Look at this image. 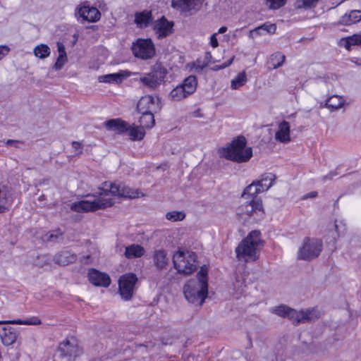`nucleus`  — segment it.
Returning <instances> with one entry per match:
<instances>
[{"label":"nucleus","instance_id":"obj_12","mask_svg":"<svg viewBox=\"0 0 361 361\" xmlns=\"http://www.w3.org/2000/svg\"><path fill=\"white\" fill-rule=\"evenodd\" d=\"M59 350L61 353V357H68L70 361H75V358L80 356L82 353V349L77 343V341L74 338L66 340L61 343Z\"/></svg>","mask_w":361,"mask_h":361},{"label":"nucleus","instance_id":"obj_46","mask_svg":"<svg viewBox=\"0 0 361 361\" xmlns=\"http://www.w3.org/2000/svg\"><path fill=\"white\" fill-rule=\"evenodd\" d=\"M10 51V48L6 45H0V60Z\"/></svg>","mask_w":361,"mask_h":361},{"label":"nucleus","instance_id":"obj_4","mask_svg":"<svg viewBox=\"0 0 361 361\" xmlns=\"http://www.w3.org/2000/svg\"><path fill=\"white\" fill-rule=\"evenodd\" d=\"M221 157L237 163L246 162L252 156V149L247 147L246 139L239 136L233 140L229 145L220 150Z\"/></svg>","mask_w":361,"mask_h":361},{"label":"nucleus","instance_id":"obj_36","mask_svg":"<svg viewBox=\"0 0 361 361\" xmlns=\"http://www.w3.org/2000/svg\"><path fill=\"white\" fill-rule=\"evenodd\" d=\"M286 56L281 52H276L271 55L269 64L271 66L270 68L276 69L281 67L284 63Z\"/></svg>","mask_w":361,"mask_h":361},{"label":"nucleus","instance_id":"obj_24","mask_svg":"<svg viewBox=\"0 0 361 361\" xmlns=\"http://www.w3.org/2000/svg\"><path fill=\"white\" fill-rule=\"evenodd\" d=\"M276 30L275 24L265 23L257 27L252 30L249 32V37L254 39L257 35H264L265 33L274 34Z\"/></svg>","mask_w":361,"mask_h":361},{"label":"nucleus","instance_id":"obj_22","mask_svg":"<svg viewBox=\"0 0 361 361\" xmlns=\"http://www.w3.org/2000/svg\"><path fill=\"white\" fill-rule=\"evenodd\" d=\"M155 106V99L152 95L142 97L137 104L139 112H152Z\"/></svg>","mask_w":361,"mask_h":361},{"label":"nucleus","instance_id":"obj_49","mask_svg":"<svg viewBox=\"0 0 361 361\" xmlns=\"http://www.w3.org/2000/svg\"><path fill=\"white\" fill-rule=\"evenodd\" d=\"M63 232L61 230H57L53 231L52 233L50 234L49 237V240H51L54 239H58L59 237L62 236Z\"/></svg>","mask_w":361,"mask_h":361},{"label":"nucleus","instance_id":"obj_51","mask_svg":"<svg viewBox=\"0 0 361 361\" xmlns=\"http://www.w3.org/2000/svg\"><path fill=\"white\" fill-rule=\"evenodd\" d=\"M21 143L20 141L19 140H8L6 142V144L7 145H9V146H13L14 147L16 148H18L19 147H18V145Z\"/></svg>","mask_w":361,"mask_h":361},{"label":"nucleus","instance_id":"obj_48","mask_svg":"<svg viewBox=\"0 0 361 361\" xmlns=\"http://www.w3.org/2000/svg\"><path fill=\"white\" fill-rule=\"evenodd\" d=\"M217 33H214L210 37V44L213 48H216L219 46V42L216 38Z\"/></svg>","mask_w":361,"mask_h":361},{"label":"nucleus","instance_id":"obj_44","mask_svg":"<svg viewBox=\"0 0 361 361\" xmlns=\"http://www.w3.org/2000/svg\"><path fill=\"white\" fill-rule=\"evenodd\" d=\"M67 61V55L59 54L56 63L53 66V68L56 71L61 70Z\"/></svg>","mask_w":361,"mask_h":361},{"label":"nucleus","instance_id":"obj_3","mask_svg":"<svg viewBox=\"0 0 361 361\" xmlns=\"http://www.w3.org/2000/svg\"><path fill=\"white\" fill-rule=\"evenodd\" d=\"M263 246L261 232L257 230L252 231L236 247V257L239 260L247 262L251 259H257L256 253Z\"/></svg>","mask_w":361,"mask_h":361},{"label":"nucleus","instance_id":"obj_11","mask_svg":"<svg viewBox=\"0 0 361 361\" xmlns=\"http://www.w3.org/2000/svg\"><path fill=\"white\" fill-rule=\"evenodd\" d=\"M137 281V278L133 273L126 274L119 278L118 291L123 300H129L131 299Z\"/></svg>","mask_w":361,"mask_h":361},{"label":"nucleus","instance_id":"obj_29","mask_svg":"<svg viewBox=\"0 0 361 361\" xmlns=\"http://www.w3.org/2000/svg\"><path fill=\"white\" fill-rule=\"evenodd\" d=\"M145 253V249L140 245L133 244L126 247L124 255L128 259L142 257Z\"/></svg>","mask_w":361,"mask_h":361},{"label":"nucleus","instance_id":"obj_43","mask_svg":"<svg viewBox=\"0 0 361 361\" xmlns=\"http://www.w3.org/2000/svg\"><path fill=\"white\" fill-rule=\"evenodd\" d=\"M267 6L271 9H278L285 5L286 0H265Z\"/></svg>","mask_w":361,"mask_h":361},{"label":"nucleus","instance_id":"obj_41","mask_svg":"<svg viewBox=\"0 0 361 361\" xmlns=\"http://www.w3.org/2000/svg\"><path fill=\"white\" fill-rule=\"evenodd\" d=\"M319 0H296L295 6L298 9L308 10L316 7Z\"/></svg>","mask_w":361,"mask_h":361},{"label":"nucleus","instance_id":"obj_1","mask_svg":"<svg viewBox=\"0 0 361 361\" xmlns=\"http://www.w3.org/2000/svg\"><path fill=\"white\" fill-rule=\"evenodd\" d=\"M114 197L133 199L139 197L137 190H133L123 183L104 182L99 188V195L93 200H81L71 204V210L77 212H94L104 209L114 204Z\"/></svg>","mask_w":361,"mask_h":361},{"label":"nucleus","instance_id":"obj_53","mask_svg":"<svg viewBox=\"0 0 361 361\" xmlns=\"http://www.w3.org/2000/svg\"><path fill=\"white\" fill-rule=\"evenodd\" d=\"M317 196V192L312 191V192H310L305 195L302 198L304 200H305V199H307V198H314V197H315Z\"/></svg>","mask_w":361,"mask_h":361},{"label":"nucleus","instance_id":"obj_25","mask_svg":"<svg viewBox=\"0 0 361 361\" xmlns=\"http://www.w3.org/2000/svg\"><path fill=\"white\" fill-rule=\"evenodd\" d=\"M275 138L283 143H287L290 140V126L287 121H283L279 124V130L275 134Z\"/></svg>","mask_w":361,"mask_h":361},{"label":"nucleus","instance_id":"obj_40","mask_svg":"<svg viewBox=\"0 0 361 361\" xmlns=\"http://www.w3.org/2000/svg\"><path fill=\"white\" fill-rule=\"evenodd\" d=\"M50 48L44 44L37 45L34 49V54L39 59H45L50 55Z\"/></svg>","mask_w":361,"mask_h":361},{"label":"nucleus","instance_id":"obj_10","mask_svg":"<svg viewBox=\"0 0 361 361\" xmlns=\"http://www.w3.org/2000/svg\"><path fill=\"white\" fill-rule=\"evenodd\" d=\"M322 250V243L320 240L306 238L303 245L299 251V258L310 260L317 257Z\"/></svg>","mask_w":361,"mask_h":361},{"label":"nucleus","instance_id":"obj_34","mask_svg":"<svg viewBox=\"0 0 361 361\" xmlns=\"http://www.w3.org/2000/svg\"><path fill=\"white\" fill-rule=\"evenodd\" d=\"M1 324H12L19 325H39L42 324L41 320L37 317H32L27 319H14L11 321H0Z\"/></svg>","mask_w":361,"mask_h":361},{"label":"nucleus","instance_id":"obj_37","mask_svg":"<svg viewBox=\"0 0 361 361\" xmlns=\"http://www.w3.org/2000/svg\"><path fill=\"white\" fill-rule=\"evenodd\" d=\"M128 135L132 140H140L145 136V130L141 126H130L128 130Z\"/></svg>","mask_w":361,"mask_h":361},{"label":"nucleus","instance_id":"obj_19","mask_svg":"<svg viewBox=\"0 0 361 361\" xmlns=\"http://www.w3.org/2000/svg\"><path fill=\"white\" fill-rule=\"evenodd\" d=\"M76 260L77 255L68 250H63L56 254L53 259L54 263L60 266H66L75 262Z\"/></svg>","mask_w":361,"mask_h":361},{"label":"nucleus","instance_id":"obj_6","mask_svg":"<svg viewBox=\"0 0 361 361\" xmlns=\"http://www.w3.org/2000/svg\"><path fill=\"white\" fill-rule=\"evenodd\" d=\"M236 209V215L242 223H245L252 218L254 221H259L264 218V211L262 202L259 198L252 197L250 200H245Z\"/></svg>","mask_w":361,"mask_h":361},{"label":"nucleus","instance_id":"obj_8","mask_svg":"<svg viewBox=\"0 0 361 361\" xmlns=\"http://www.w3.org/2000/svg\"><path fill=\"white\" fill-rule=\"evenodd\" d=\"M166 73L167 70L160 63H156L150 72L142 74L140 81L150 90H155L164 82Z\"/></svg>","mask_w":361,"mask_h":361},{"label":"nucleus","instance_id":"obj_32","mask_svg":"<svg viewBox=\"0 0 361 361\" xmlns=\"http://www.w3.org/2000/svg\"><path fill=\"white\" fill-rule=\"evenodd\" d=\"M276 176L271 173H266L262 175L261 178L257 182L259 183L262 190L264 191L268 190L273 185Z\"/></svg>","mask_w":361,"mask_h":361},{"label":"nucleus","instance_id":"obj_16","mask_svg":"<svg viewBox=\"0 0 361 361\" xmlns=\"http://www.w3.org/2000/svg\"><path fill=\"white\" fill-rule=\"evenodd\" d=\"M79 16L88 22H97L101 18V13L95 7L83 6L78 10Z\"/></svg>","mask_w":361,"mask_h":361},{"label":"nucleus","instance_id":"obj_52","mask_svg":"<svg viewBox=\"0 0 361 361\" xmlns=\"http://www.w3.org/2000/svg\"><path fill=\"white\" fill-rule=\"evenodd\" d=\"M338 173L336 171H331L329 174L322 177V180L324 182L326 180H331L334 176H336Z\"/></svg>","mask_w":361,"mask_h":361},{"label":"nucleus","instance_id":"obj_7","mask_svg":"<svg viewBox=\"0 0 361 361\" xmlns=\"http://www.w3.org/2000/svg\"><path fill=\"white\" fill-rule=\"evenodd\" d=\"M173 263L178 273L189 275L197 269V255L191 251L178 250L173 256Z\"/></svg>","mask_w":361,"mask_h":361},{"label":"nucleus","instance_id":"obj_31","mask_svg":"<svg viewBox=\"0 0 361 361\" xmlns=\"http://www.w3.org/2000/svg\"><path fill=\"white\" fill-rule=\"evenodd\" d=\"M180 85L185 89V92L190 96L196 90L197 85V78L195 75H190L186 78Z\"/></svg>","mask_w":361,"mask_h":361},{"label":"nucleus","instance_id":"obj_30","mask_svg":"<svg viewBox=\"0 0 361 361\" xmlns=\"http://www.w3.org/2000/svg\"><path fill=\"white\" fill-rule=\"evenodd\" d=\"M345 103V99L338 95H333L326 100L324 107L331 110H336L341 108Z\"/></svg>","mask_w":361,"mask_h":361},{"label":"nucleus","instance_id":"obj_28","mask_svg":"<svg viewBox=\"0 0 361 361\" xmlns=\"http://www.w3.org/2000/svg\"><path fill=\"white\" fill-rule=\"evenodd\" d=\"M127 76L128 75H125L123 72H119L101 75L99 77L98 80L100 82L118 84L121 83Z\"/></svg>","mask_w":361,"mask_h":361},{"label":"nucleus","instance_id":"obj_13","mask_svg":"<svg viewBox=\"0 0 361 361\" xmlns=\"http://www.w3.org/2000/svg\"><path fill=\"white\" fill-rule=\"evenodd\" d=\"M171 6L182 13L192 15L202 8V0H173Z\"/></svg>","mask_w":361,"mask_h":361},{"label":"nucleus","instance_id":"obj_20","mask_svg":"<svg viewBox=\"0 0 361 361\" xmlns=\"http://www.w3.org/2000/svg\"><path fill=\"white\" fill-rule=\"evenodd\" d=\"M0 337L4 345H11L16 342L18 337V331L11 326L3 327L0 329Z\"/></svg>","mask_w":361,"mask_h":361},{"label":"nucleus","instance_id":"obj_17","mask_svg":"<svg viewBox=\"0 0 361 361\" xmlns=\"http://www.w3.org/2000/svg\"><path fill=\"white\" fill-rule=\"evenodd\" d=\"M104 126L109 130L115 131L118 134L126 133L129 128V124L121 118H113L106 121Z\"/></svg>","mask_w":361,"mask_h":361},{"label":"nucleus","instance_id":"obj_2","mask_svg":"<svg viewBox=\"0 0 361 361\" xmlns=\"http://www.w3.org/2000/svg\"><path fill=\"white\" fill-rule=\"evenodd\" d=\"M186 300L191 303L202 305L208 295V268L207 265L200 267L196 279L189 280L183 287Z\"/></svg>","mask_w":361,"mask_h":361},{"label":"nucleus","instance_id":"obj_18","mask_svg":"<svg viewBox=\"0 0 361 361\" xmlns=\"http://www.w3.org/2000/svg\"><path fill=\"white\" fill-rule=\"evenodd\" d=\"M12 202L8 187L5 185H0V214L8 211Z\"/></svg>","mask_w":361,"mask_h":361},{"label":"nucleus","instance_id":"obj_27","mask_svg":"<svg viewBox=\"0 0 361 361\" xmlns=\"http://www.w3.org/2000/svg\"><path fill=\"white\" fill-rule=\"evenodd\" d=\"M361 20V11L353 10L348 13L343 15L340 19V23L345 25H350Z\"/></svg>","mask_w":361,"mask_h":361},{"label":"nucleus","instance_id":"obj_23","mask_svg":"<svg viewBox=\"0 0 361 361\" xmlns=\"http://www.w3.org/2000/svg\"><path fill=\"white\" fill-rule=\"evenodd\" d=\"M153 262L158 270L166 269L169 262L166 252L164 250H155L153 254Z\"/></svg>","mask_w":361,"mask_h":361},{"label":"nucleus","instance_id":"obj_5","mask_svg":"<svg viewBox=\"0 0 361 361\" xmlns=\"http://www.w3.org/2000/svg\"><path fill=\"white\" fill-rule=\"evenodd\" d=\"M270 312L281 317L287 318L295 325L311 322L319 317V312L314 309L297 311L286 305H280L270 309Z\"/></svg>","mask_w":361,"mask_h":361},{"label":"nucleus","instance_id":"obj_42","mask_svg":"<svg viewBox=\"0 0 361 361\" xmlns=\"http://www.w3.org/2000/svg\"><path fill=\"white\" fill-rule=\"evenodd\" d=\"M185 215L183 212L173 211L166 214V218L171 221H181L185 218Z\"/></svg>","mask_w":361,"mask_h":361},{"label":"nucleus","instance_id":"obj_45","mask_svg":"<svg viewBox=\"0 0 361 361\" xmlns=\"http://www.w3.org/2000/svg\"><path fill=\"white\" fill-rule=\"evenodd\" d=\"M73 148L76 151L75 155H80L82 154L81 149L82 147V145L80 142L73 141L71 143Z\"/></svg>","mask_w":361,"mask_h":361},{"label":"nucleus","instance_id":"obj_50","mask_svg":"<svg viewBox=\"0 0 361 361\" xmlns=\"http://www.w3.org/2000/svg\"><path fill=\"white\" fill-rule=\"evenodd\" d=\"M57 49L59 54L66 55L65 47L61 42H57Z\"/></svg>","mask_w":361,"mask_h":361},{"label":"nucleus","instance_id":"obj_21","mask_svg":"<svg viewBox=\"0 0 361 361\" xmlns=\"http://www.w3.org/2000/svg\"><path fill=\"white\" fill-rule=\"evenodd\" d=\"M152 20V14L150 11L144 10L141 12H136L135 14L134 22L138 28L147 27Z\"/></svg>","mask_w":361,"mask_h":361},{"label":"nucleus","instance_id":"obj_33","mask_svg":"<svg viewBox=\"0 0 361 361\" xmlns=\"http://www.w3.org/2000/svg\"><path fill=\"white\" fill-rule=\"evenodd\" d=\"M341 44L345 47L348 51L350 50L352 46L361 47V35L355 34L352 36L345 37L341 40Z\"/></svg>","mask_w":361,"mask_h":361},{"label":"nucleus","instance_id":"obj_39","mask_svg":"<svg viewBox=\"0 0 361 361\" xmlns=\"http://www.w3.org/2000/svg\"><path fill=\"white\" fill-rule=\"evenodd\" d=\"M247 82V75L245 71L239 73L238 75L231 80V87L233 90H237L243 86Z\"/></svg>","mask_w":361,"mask_h":361},{"label":"nucleus","instance_id":"obj_15","mask_svg":"<svg viewBox=\"0 0 361 361\" xmlns=\"http://www.w3.org/2000/svg\"><path fill=\"white\" fill-rule=\"evenodd\" d=\"M88 279L91 283L96 286L108 287L111 284L109 276L94 269H91L88 273Z\"/></svg>","mask_w":361,"mask_h":361},{"label":"nucleus","instance_id":"obj_54","mask_svg":"<svg viewBox=\"0 0 361 361\" xmlns=\"http://www.w3.org/2000/svg\"><path fill=\"white\" fill-rule=\"evenodd\" d=\"M227 30H228L227 27H226V26H222V27H221L219 29V30H218V32H217L216 33H217V35H219V34H223V33L226 32L227 31Z\"/></svg>","mask_w":361,"mask_h":361},{"label":"nucleus","instance_id":"obj_9","mask_svg":"<svg viewBox=\"0 0 361 361\" xmlns=\"http://www.w3.org/2000/svg\"><path fill=\"white\" fill-rule=\"evenodd\" d=\"M133 55L141 59H149L155 54V48L150 39H137L131 47Z\"/></svg>","mask_w":361,"mask_h":361},{"label":"nucleus","instance_id":"obj_38","mask_svg":"<svg viewBox=\"0 0 361 361\" xmlns=\"http://www.w3.org/2000/svg\"><path fill=\"white\" fill-rule=\"evenodd\" d=\"M188 97V94L185 92V89L180 85L171 90L169 94V97L173 101H180Z\"/></svg>","mask_w":361,"mask_h":361},{"label":"nucleus","instance_id":"obj_35","mask_svg":"<svg viewBox=\"0 0 361 361\" xmlns=\"http://www.w3.org/2000/svg\"><path fill=\"white\" fill-rule=\"evenodd\" d=\"M142 116L140 118V125L142 128H149L154 125V118L152 112H140Z\"/></svg>","mask_w":361,"mask_h":361},{"label":"nucleus","instance_id":"obj_47","mask_svg":"<svg viewBox=\"0 0 361 361\" xmlns=\"http://www.w3.org/2000/svg\"><path fill=\"white\" fill-rule=\"evenodd\" d=\"M207 66V63H203L202 64H200L199 61H197L194 63L195 70L197 73H200Z\"/></svg>","mask_w":361,"mask_h":361},{"label":"nucleus","instance_id":"obj_14","mask_svg":"<svg viewBox=\"0 0 361 361\" xmlns=\"http://www.w3.org/2000/svg\"><path fill=\"white\" fill-rule=\"evenodd\" d=\"M173 23L169 21L164 16L154 21L153 29L158 38H164L173 32Z\"/></svg>","mask_w":361,"mask_h":361},{"label":"nucleus","instance_id":"obj_26","mask_svg":"<svg viewBox=\"0 0 361 361\" xmlns=\"http://www.w3.org/2000/svg\"><path fill=\"white\" fill-rule=\"evenodd\" d=\"M263 192L264 191L262 190V188L256 180L245 188L241 197L243 200H250L252 197L258 198L257 195Z\"/></svg>","mask_w":361,"mask_h":361},{"label":"nucleus","instance_id":"obj_55","mask_svg":"<svg viewBox=\"0 0 361 361\" xmlns=\"http://www.w3.org/2000/svg\"><path fill=\"white\" fill-rule=\"evenodd\" d=\"M232 61H233V59H231V60L229 61V62H228L226 65H224V66H221V68H225V67H226V66H229V65L232 63Z\"/></svg>","mask_w":361,"mask_h":361}]
</instances>
